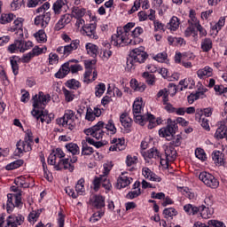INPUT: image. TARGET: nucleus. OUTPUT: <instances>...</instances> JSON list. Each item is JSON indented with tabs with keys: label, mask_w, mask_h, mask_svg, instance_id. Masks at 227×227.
Returning <instances> with one entry per match:
<instances>
[{
	"label": "nucleus",
	"mask_w": 227,
	"mask_h": 227,
	"mask_svg": "<svg viewBox=\"0 0 227 227\" xmlns=\"http://www.w3.org/2000/svg\"><path fill=\"white\" fill-rule=\"evenodd\" d=\"M130 86L135 91H140V93H143L146 90V84L139 82L137 80H131Z\"/></svg>",
	"instance_id": "2f4dec72"
},
{
	"label": "nucleus",
	"mask_w": 227,
	"mask_h": 227,
	"mask_svg": "<svg viewBox=\"0 0 227 227\" xmlns=\"http://www.w3.org/2000/svg\"><path fill=\"white\" fill-rule=\"evenodd\" d=\"M103 168L104 170L101 175V185L106 191H111V187H113V185L111 184V181L107 178V175H109L111 169H113V164L111 162H106L103 165Z\"/></svg>",
	"instance_id": "6e6552de"
},
{
	"label": "nucleus",
	"mask_w": 227,
	"mask_h": 227,
	"mask_svg": "<svg viewBox=\"0 0 227 227\" xmlns=\"http://www.w3.org/2000/svg\"><path fill=\"white\" fill-rule=\"evenodd\" d=\"M163 214L165 217L168 219V217H173L174 215H176V210L173 207L165 208L163 210Z\"/></svg>",
	"instance_id": "774afa93"
},
{
	"label": "nucleus",
	"mask_w": 227,
	"mask_h": 227,
	"mask_svg": "<svg viewBox=\"0 0 227 227\" xmlns=\"http://www.w3.org/2000/svg\"><path fill=\"white\" fill-rule=\"evenodd\" d=\"M139 185H141V183L139 182H136L134 184V189H137L132 192H129L127 195L126 198L128 200H134V198H137V196H139V194H141V189L139 188Z\"/></svg>",
	"instance_id": "7c9ffc66"
},
{
	"label": "nucleus",
	"mask_w": 227,
	"mask_h": 227,
	"mask_svg": "<svg viewBox=\"0 0 227 227\" xmlns=\"http://www.w3.org/2000/svg\"><path fill=\"white\" fill-rule=\"evenodd\" d=\"M52 8L55 15H59L61 12L67 9V0H57Z\"/></svg>",
	"instance_id": "5701e85b"
},
{
	"label": "nucleus",
	"mask_w": 227,
	"mask_h": 227,
	"mask_svg": "<svg viewBox=\"0 0 227 227\" xmlns=\"http://www.w3.org/2000/svg\"><path fill=\"white\" fill-rule=\"evenodd\" d=\"M134 114L136 123H138V125H141L143 127L147 120L146 115H141L139 114Z\"/></svg>",
	"instance_id": "052dcab7"
},
{
	"label": "nucleus",
	"mask_w": 227,
	"mask_h": 227,
	"mask_svg": "<svg viewBox=\"0 0 227 227\" xmlns=\"http://www.w3.org/2000/svg\"><path fill=\"white\" fill-rule=\"evenodd\" d=\"M106 132H111V134H116V126H114V122L113 120H109L108 123L105 125Z\"/></svg>",
	"instance_id": "680f3d73"
},
{
	"label": "nucleus",
	"mask_w": 227,
	"mask_h": 227,
	"mask_svg": "<svg viewBox=\"0 0 227 227\" xmlns=\"http://www.w3.org/2000/svg\"><path fill=\"white\" fill-rule=\"evenodd\" d=\"M75 191H76L77 196H79V194H82V192H84V179L83 178L78 180V182L75 185Z\"/></svg>",
	"instance_id": "e2e57ef3"
},
{
	"label": "nucleus",
	"mask_w": 227,
	"mask_h": 227,
	"mask_svg": "<svg viewBox=\"0 0 227 227\" xmlns=\"http://www.w3.org/2000/svg\"><path fill=\"white\" fill-rule=\"evenodd\" d=\"M169 146H180V145H182V136L177 135L175 136L173 135V137L170 139V143H169Z\"/></svg>",
	"instance_id": "bf43d9fd"
},
{
	"label": "nucleus",
	"mask_w": 227,
	"mask_h": 227,
	"mask_svg": "<svg viewBox=\"0 0 227 227\" xmlns=\"http://www.w3.org/2000/svg\"><path fill=\"white\" fill-rule=\"evenodd\" d=\"M80 43L81 42L79 40H74L70 44L64 46L66 58L67 56H70L73 51H77V49H79Z\"/></svg>",
	"instance_id": "393cba45"
},
{
	"label": "nucleus",
	"mask_w": 227,
	"mask_h": 227,
	"mask_svg": "<svg viewBox=\"0 0 227 227\" xmlns=\"http://www.w3.org/2000/svg\"><path fill=\"white\" fill-rule=\"evenodd\" d=\"M94 152L93 147L89 146L86 142H82V155L90 156L92 155Z\"/></svg>",
	"instance_id": "49530a36"
},
{
	"label": "nucleus",
	"mask_w": 227,
	"mask_h": 227,
	"mask_svg": "<svg viewBox=\"0 0 227 227\" xmlns=\"http://www.w3.org/2000/svg\"><path fill=\"white\" fill-rule=\"evenodd\" d=\"M32 116H34V118H35L38 121V120H40V121L42 123H49V115L43 114V112H41L40 110H36V109H33L31 112Z\"/></svg>",
	"instance_id": "a878e982"
},
{
	"label": "nucleus",
	"mask_w": 227,
	"mask_h": 227,
	"mask_svg": "<svg viewBox=\"0 0 227 227\" xmlns=\"http://www.w3.org/2000/svg\"><path fill=\"white\" fill-rule=\"evenodd\" d=\"M143 111V100H136L133 104V114H141Z\"/></svg>",
	"instance_id": "8fccbe9b"
},
{
	"label": "nucleus",
	"mask_w": 227,
	"mask_h": 227,
	"mask_svg": "<svg viewBox=\"0 0 227 227\" xmlns=\"http://www.w3.org/2000/svg\"><path fill=\"white\" fill-rule=\"evenodd\" d=\"M225 23H226V18L221 17L218 22L212 27V29L219 33V31L223 29V27L224 26Z\"/></svg>",
	"instance_id": "5fc2aeb1"
},
{
	"label": "nucleus",
	"mask_w": 227,
	"mask_h": 227,
	"mask_svg": "<svg viewBox=\"0 0 227 227\" xmlns=\"http://www.w3.org/2000/svg\"><path fill=\"white\" fill-rule=\"evenodd\" d=\"M82 31V34L86 36H89V38H91L92 40H98V35H97V25H86L85 27H83Z\"/></svg>",
	"instance_id": "ddd939ff"
},
{
	"label": "nucleus",
	"mask_w": 227,
	"mask_h": 227,
	"mask_svg": "<svg viewBox=\"0 0 227 227\" xmlns=\"http://www.w3.org/2000/svg\"><path fill=\"white\" fill-rule=\"evenodd\" d=\"M145 157L147 159H159L160 158V153L155 148H152L145 153Z\"/></svg>",
	"instance_id": "37998d69"
},
{
	"label": "nucleus",
	"mask_w": 227,
	"mask_h": 227,
	"mask_svg": "<svg viewBox=\"0 0 227 227\" xmlns=\"http://www.w3.org/2000/svg\"><path fill=\"white\" fill-rule=\"evenodd\" d=\"M93 190L97 192L100 189V185H102V175L96 176L92 182Z\"/></svg>",
	"instance_id": "69168bd1"
},
{
	"label": "nucleus",
	"mask_w": 227,
	"mask_h": 227,
	"mask_svg": "<svg viewBox=\"0 0 227 227\" xmlns=\"http://www.w3.org/2000/svg\"><path fill=\"white\" fill-rule=\"evenodd\" d=\"M200 213L203 219H210L214 215V208L210 207V206L202 205L200 207Z\"/></svg>",
	"instance_id": "b1692460"
},
{
	"label": "nucleus",
	"mask_w": 227,
	"mask_h": 227,
	"mask_svg": "<svg viewBox=\"0 0 227 227\" xmlns=\"http://www.w3.org/2000/svg\"><path fill=\"white\" fill-rule=\"evenodd\" d=\"M84 134H86V136H91L98 140L102 139L104 137V135L106 134L104 121H99L96 125L92 126L91 128L84 129Z\"/></svg>",
	"instance_id": "423d86ee"
},
{
	"label": "nucleus",
	"mask_w": 227,
	"mask_h": 227,
	"mask_svg": "<svg viewBox=\"0 0 227 227\" xmlns=\"http://www.w3.org/2000/svg\"><path fill=\"white\" fill-rule=\"evenodd\" d=\"M67 86L70 90H78V88H81V82L75 79H71L67 82Z\"/></svg>",
	"instance_id": "13d9d810"
},
{
	"label": "nucleus",
	"mask_w": 227,
	"mask_h": 227,
	"mask_svg": "<svg viewBox=\"0 0 227 227\" xmlns=\"http://www.w3.org/2000/svg\"><path fill=\"white\" fill-rule=\"evenodd\" d=\"M74 116H75V113H74V111L67 110L64 116L57 120V123H65V121L74 120Z\"/></svg>",
	"instance_id": "e433bc0d"
},
{
	"label": "nucleus",
	"mask_w": 227,
	"mask_h": 227,
	"mask_svg": "<svg viewBox=\"0 0 227 227\" xmlns=\"http://www.w3.org/2000/svg\"><path fill=\"white\" fill-rule=\"evenodd\" d=\"M97 70L86 69L84 74V82H93L98 77Z\"/></svg>",
	"instance_id": "cd10ccee"
},
{
	"label": "nucleus",
	"mask_w": 227,
	"mask_h": 227,
	"mask_svg": "<svg viewBox=\"0 0 227 227\" xmlns=\"http://www.w3.org/2000/svg\"><path fill=\"white\" fill-rule=\"evenodd\" d=\"M134 26H136V23L134 22H129L128 24H126L122 29V33H126V35L128 38H130V35H132V27H134Z\"/></svg>",
	"instance_id": "864d4df0"
},
{
	"label": "nucleus",
	"mask_w": 227,
	"mask_h": 227,
	"mask_svg": "<svg viewBox=\"0 0 227 227\" xmlns=\"http://www.w3.org/2000/svg\"><path fill=\"white\" fill-rule=\"evenodd\" d=\"M205 92L204 91H199L195 94H191L188 96V102L189 104H194V101L198 100V98H204Z\"/></svg>",
	"instance_id": "09e8293b"
},
{
	"label": "nucleus",
	"mask_w": 227,
	"mask_h": 227,
	"mask_svg": "<svg viewBox=\"0 0 227 227\" xmlns=\"http://www.w3.org/2000/svg\"><path fill=\"white\" fill-rule=\"evenodd\" d=\"M40 214H42V209H37V210L32 211L28 215L29 223H32L33 224H35V223H36V221H38V217H40Z\"/></svg>",
	"instance_id": "de8ad7c7"
},
{
	"label": "nucleus",
	"mask_w": 227,
	"mask_h": 227,
	"mask_svg": "<svg viewBox=\"0 0 227 227\" xmlns=\"http://www.w3.org/2000/svg\"><path fill=\"white\" fill-rule=\"evenodd\" d=\"M143 8V10H148L150 8V4H148V0H136L134 2V5L129 11V15H132L135 12H137L139 8Z\"/></svg>",
	"instance_id": "dca6fc26"
},
{
	"label": "nucleus",
	"mask_w": 227,
	"mask_h": 227,
	"mask_svg": "<svg viewBox=\"0 0 227 227\" xmlns=\"http://www.w3.org/2000/svg\"><path fill=\"white\" fill-rule=\"evenodd\" d=\"M104 91H106V84L99 83L95 87L96 97H102V95H104Z\"/></svg>",
	"instance_id": "0e129e2a"
},
{
	"label": "nucleus",
	"mask_w": 227,
	"mask_h": 227,
	"mask_svg": "<svg viewBox=\"0 0 227 227\" xmlns=\"http://www.w3.org/2000/svg\"><path fill=\"white\" fill-rule=\"evenodd\" d=\"M213 72L214 69H212V67L206 66L204 68L197 71V75L200 79H203V77H212Z\"/></svg>",
	"instance_id": "c85d7f7f"
},
{
	"label": "nucleus",
	"mask_w": 227,
	"mask_h": 227,
	"mask_svg": "<svg viewBox=\"0 0 227 227\" xmlns=\"http://www.w3.org/2000/svg\"><path fill=\"white\" fill-rule=\"evenodd\" d=\"M195 120L200 121L201 127L205 129V130H210V125H208V119L203 115V110H197L195 114Z\"/></svg>",
	"instance_id": "2eb2a0df"
},
{
	"label": "nucleus",
	"mask_w": 227,
	"mask_h": 227,
	"mask_svg": "<svg viewBox=\"0 0 227 227\" xmlns=\"http://www.w3.org/2000/svg\"><path fill=\"white\" fill-rule=\"evenodd\" d=\"M34 103L33 107L34 109H40L42 106H47L49 102H51V95L50 94H43V91H40L38 95H35L33 98Z\"/></svg>",
	"instance_id": "1a4fd4ad"
},
{
	"label": "nucleus",
	"mask_w": 227,
	"mask_h": 227,
	"mask_svg": "<svg viewBox=\"0 0 227 227\" xmlns=\"http://www.w3.org/2000/svg\"><path fill=\"white\" fill-rule=\"evenodd\" d=\"M33 132L27 129L24 141L20 140L16 145L18 154L20 155V153H23L24 152H31V150H33Z\"/></svg>",
	"instance_id": "39448f33"
},
{
	"label": "nucleus",
	"mask_w": 227,
	"mask_h": 227,
	"mask_svg": "<svg viewBox=\"0 0 227 227\" xmlns=\"http://www.w3.org/2000/svg\"><path fill=\"white\" fill-rule=\"evenodd\" d=\"M24 160H14L5 166V169L7 171H12V169H18V168H20V166H23Z\"/></svg>",
	"instance_id": "ea45409f"
},
{
	"label": "nucleus",
	"mask_w": 227,
	"mask_h": 227,
	"mask_svg": "<svg viewBox=\"0 0 227 227\" xmlns=\"http://www.w3.org/2000/svg\"><path fill=\"white\" fill-rule=\"evenodd\" d=\"M34 36L39 43H45L47 42V34H45L44 30H39Z\"/></svg>",
	"instance_id": "c03bdc74"
},
{
	"label": "nucleus",
	"mask_w": 227,
	"mask_h": 227,
	"mask_svg": "<svg viewBox=\"0 0 227 227\" xmlns=\"http://www.w3.org/2000/svg\"><path fill=\"white\" fill-rule=\"evenodd\" d=\"M180 26V20H178V18L176 16H173L169 21V23L168 24V29H170V31H176V29H178Z\"/></svg>",
	"instance_id": "79ce46f5"
},
{
	"label": "nucleus",
	"mask_w": 227,
	"mask_h": 227,
	"mask_svg": "<svg viewBox=\"0 0 227 227\" xmlns=\"http://www.w3.org/2000/svg\"><path fill=\"white\" fill-rule=\"evenodd\" d=\"M146 121L149 122L148 124V129H155V127H157V125H159L158 121H155V116H153L152 114H148L146 115Z\"/></svg>",
	"instance_id": "3c124183"
},
{
	"label": "nucleus",
	"mask_w": 227,
	"mask_h": 227,
	"mask_svg": "<svg viewBox=\"0 0 227 227\" xmlns=\"http://www.w3.org/2000/svg\"><path fill=\"white\" fill-rule=\"evenodd\" d=\"M90 205L96 208L97 212H95L91 217L90 218V223H97V221H100L102 217H104V207H106V199L101 195H95L90 200Z\"/></svg>",
	"instance_id": "f03ea898"
},
{
	"label": "nucleus",
	"mask_w": 227,
	"mask_h": 227,
	"mask_svg": "<svg viewBox=\"0 0 227 227\" xmlns=\"http://www.w3.org/2000/svg\"><path fill=\"white\" fill-rule=\"evenodd\" d=\"M141 42L143 39L133 41L132 38L128 37L127 33H123L121 27H118L117 33L112 35L111 44L114 47H125V45H137Z\"/></svg>",
	"instance_id": "f257e3e1"
},
{
	"label": "nucleus",
	"mask_w": 227,
	"mask_h": 227,
	"mask_svg": "<svg viewBox=\"0 0 227 227\" xmlns=\"http://www.w3.org/2000/svg\"><path fill=\"white\" fill-rule=\"evenodd\" d=\"M195 156L197 159H200V160H205L207 159V154L205 153V151L201 148H197L195 150Z\"/></svg>",
	"instance_id": "338daca9"
},
{
	"label": "nucleus",
	"mask_w": 227,
	"mask_h": 227,
	"mask_svg": "<svg viewBox=\"0 0 227 227\" xmlns=\"http://www.w3.org/2000/svg\"><path fill=\"white\" fill-rule=\"evenodd\" d=\"M70 74V62H66L60 69L55 74L57 79H63Z\"/></svg>",
	"instance_id": "4be33fe9"
},
{
	"label": "nucleus",
	"mask_w": 227,
	"mask_h": 227,
	"mask_svg": "<svg viewBox=\"0 0 227 227\" xmlns=\"http://www.w3.org/2000/svg\"><path fill=\"white\" fill-rule=\"evenodd\" d=\"M131 183L132 178L125 176V174L122 173L117 179L116 187L118 189H125V187H129Z\"/></svg>",
	"instance_id": "4468645a"
},
{
	"label": "nucleus",
	"mask_w": 227,
	"mask_h": 227,
	"mask_svg": "<svg viewBox=\"0 0 227 227\" xmlns=\"http://www.w3.org/2000/svg\"><path fill=\"white\" fill-rule=\"evenodd\" d=\"M142 76L144 77L145 82L149 84V86H153V84H155V74L149 72H145L143 73Z\"/></svg>",
	"instance_id": "a18cd8bd"
},
{
	"label": "nucleus",
	"mask_w": 227,
	"mask_h": 227,
	"mask_svg": "<svg viewBox=\"0 0 227 227\" xmlns=\"http://www.w3.org/2000/svg\"><path fill=\"white\" fill-rule=\"evenodd\" d=\"M7 212L10 214V212L13 211V208H15V207H20V205H22V200L20 198V193L19 194H12L9 193L7 195Z\"/></svg>",
	"instance_id": "9d476101"
},
{
	"label": "nucleus",
	"mask_w": 227,
	"mask_h": 227,
	"mask_svg": "<svg viewBox=\"0 0 227 227\" xmlns=\"http://www.w3.org/2000/svg\"><path fill=\"white\" fill-rule=\"evenodd\" d=\"M213 45L214 44L212 43V39L204 38L201 40L200 49H201L202 52H210V51H212Z\"/></svg>",
	"instance_id": "c756f323"
},
{
	"label": "nucleus",
	"mask_w": 227,
	"mask_h": 227,
	"mask_svg": "<svg viewBox=\"0 0 227 227\" xmlns=\"http://www.w3.org/2000/svg\"><path fill=\"white\" fill-rule=\"evenodd\" d=\"M223 153L220 151H214L212 153V159L216 166H223Z\"/></svg>",
	"instance_id": "473e14b6"
},
{
	"label": "nucleus",
	"mask_w": 227,
	"mask_h": 227,
	"mask_svg": "<svg viewBox=\"0 0 227 227\" xmlns=\"http://www.w3.org/2000/svg\"><path fill=\"white\" fill-rule=\"evenodd\" d=\"M18 47L20 52H26V51H28V49L33 47V43L31 41L25 42L23 40H19Z\"/></svg>",
	"instance_id": "c9c22d12"
},
{
	"label": "nucleus",
	"mask_w": 227,
	"mask_h": 227,
	"mask_svg": "<svg viewBox=\"0 0 227 227\" xmlns=\"http://www.w3.org/2000/svg\"><path fill=\"white\" fill-rule=\"evenodd\" d=\"M138 20L140 22H145V20H155V10L150 9L149 13L145 11H141L137 13Z\"/></svg>",
	"instance_id": "6ab92c4d"
},
{
	"label": "nucleus",
	"mask_w": 227,
	"mask_h": 227,
	"mask_svg": "<svg viewBox=\"0 0 227 227\" xmlns=\"http://www.w3.org/2000/svg\"><path fill=\"white\" fill-rule=\"evenodd\" d=\"M189 24H191V26H194L195 27L198 26V24H200L198 18H196V12H194V10L190 11Z\"/></svg>",
	"instance_id": "4d7b16f0"
},
{
	"label": "nucleus",
	"mask_w": 227,
	"mask_h": 227,
	"mask_svg": "<svg viewBox=\"0 0 227 227\" xmlns=\"http://www.w3.org/2000/svg\"><path fill=\"white\" fill-rule=\"evenodd\" d=\"M113 145L110 146V152H121V150H125V140H121V138H113L112 140Z\"/></svg>",
	"instance_id": "f3484780"
},
{
	"label": "nucleus",
	"mask_w": 227,
	"mask_h": 227,
	"mask_svg": "<svg viewBox=\"0 0 227 227\" xmlns=\"http://www.w3.org/2000/svg\"><path fill=\"white\" fill-rule=\"evenodd\" d=\"M66 149L67 150V152H69V153H72V155H79L81 152L79 145L74 143L67 144Z\"/></svg>",
	"instance_id": "58836bf2"
},
{
	"label": "nucleus",
	"mask_w": 227,
	"mask_h": 227,
	"mask_svg": "<svg viewBox=\"0 0 227 227\" xmlns=\"http://www.w3.org/2000/svg\"><path fill=\"white\" fill-rule=\"evenodd\" d=\"M148 58L146 52L136 55L133 58H128L126 62V70H134L136 68V63H145V60Z\"/></svg>",
	"instance_id": "9b49d317"
},
{
	"label": "nucleus",
	"mask_w": 227,
	"mask_h": 227,
	"mask_svg": "<svg viewBox=\"0 0 227 227\" xmlns=\"http://www.w3.org/2000/svg\"><path fill=\"white\" fill-rule=\"evenodd\" d=\"M15 15L13 13L2 14L0 18V24H8L13 20Z\"/></svg>",
	"instance_id": "603ef678"
},
{
	"label": "nucleus",
	"mask_w": 227,
	"mask_h": 227,
	"mask_svg": "<svg viewBox=\"0 0 227 227\" xmlns=\"http://www.w3.org/2000/svg\"><path fill=\"white\" fill-rule=\"evenodd\" d=\"M74 165L70 163V159H63L59 161L57 165H55V169L59 171L61 169H68V171H74Z\"/></svg>",
	"instance_id": "a211bd4d"
},
{
	"label": "nucleus",
	"mask_w": 227,
	"mask_h": 227,
	"mask_svg": "<svg viewBox=\"0 0 227 227\" xmlns=\"http://www.w3.org/2000/svg\"><path fill=\"white\" fill-rule=\"evenodd\" d=\"M45 52H47V47L40 48L38 46H35L30 51V54L35 58V56H40V54H43Z\"/></svg>",
	"instance_id": "6e6d98bb"
},
{
	"label": "nucleus",
	"mask_w": 227,
	"mask_h": 227,
	"mask_svg": "<svg viewBox=\"0 0 227 227\" xmlns=\"http://www.w3.org/2000/svg\"><path fill=\"white\" fill-rule=\"evenodd\" d=\"M199 180L203 182L207 187H210V189H217L219 187V180L208 172H201L199 175Z\"/></svg>",
	"instance_id": "0eeeda50"
},
{
	"label": "nucleus",
	"mask_w": 227,
	"mask_h": 227,
	"mask_svg": "<svg viewBox=\"0 0 227 227\" xmlns=\"http://www.w3.org/2000/svg\"><path fill=\"white\" fill-rule=\"evenodd\" d=\"M85 47L89 56H91L92 58H97V54H98V46L89 43L86 44Z\"/></svg>",
	"instance_id": "72a5a7b5"
},
{
	"label": "nucleus",
	"mask_w": 227,
	"mask_h": 227,
	"mask_svg": "<svg viewBox=\"0 0 227 227\" xmlns=\"http://www.w3.org/2000/svg\"><path fill=\"white\" fill-rule=\"evenodd\" d=\"M167 127L161 128L159 130V135L160 137H165L167 141H171L173 139V136L176 134V130L178 129V124L176 121H172L171 119H168Z\"/></svg>",
	"instance_id": "20e7f679"
},
{
	"label": "nucleus",
	"mask_w": 227,
	"mask_h": 227,
	"mask_svg": "<svg viewBox=\"0 0 227 227\" xmlns=\"http://www.w3.org/2000/svg\"><path fill=\"white\" fill-rule=\"evenodd\" d=\"M142 175L146 178L147 180H151L152 182H160V177L157 176L155 173L151 171L150 168L147 167H144L142 168Z\"/></svg>",
	"instance_id": "aec40b11"
},
{
	"label": "nucleus",
	"mask_w": 227,
	"mask_h": 227,
	"mask_svg": "<svg viewBox=\"0 0 227 227\" xmlns=\"http://www.w3.org/2000/svg\"><path fill=\"white\" fill-rule=\"evenodd\" d=\"M144 30L143 27H137L132 32H131V35H129V38H131V40L133 42H137V40H141V38H139V36H141V35H143Z\"/></svg>",
	"instance_id": "a19ab883"
},
{
	"label": "nucleus",
	"mask_w": 227,
	"mask_h": 227,
	"mask_svg": "<svg viewBox=\"0 0 227 227\" xmlns=\"http://www.w3.org/2000/svg\"><path fill=\"white\" fill-rule=\"evenodd\" d=\"M72 15L74 19H82L86 15V9L81 7H73Z\"/></svg>",
	"instance_id": "4c0bfd02"
},
{
	"label": "nucleus",
	"mask_w": 227,
	"mask_h": 227,
	"mask_svg": "<svg viewBox=\"0 0 227 227\" xmlns=\"http://www.w3.org/2000/svg\"><path fill=\"white\" fill-rule=\"evenodd\" d=\"M24 223V216L22 215H2L0 216V227H19Z\"/></svg>",
	"instance_id": "7ed1b4c3"
},
{
	"label": "nucleus",
	"mask_w": 227,
	"mask_h": 227,
	"mask_svg": "<svg viewBox=\"0 0 227 227\" xmlns=\"http://www.w3.org/2000/svg\"><path fill=\"white\" fill-rule=\"evenodd\" d=\"M102 114V111L99 108L91 109V107L87 108L85 120L88 121H94L95 118H98Z\"/></svg>",
	"instance_id": "412c9836"
},
{
	"label": "nucleus",
	"mask_w": 227,
	"mask_h": 227,
	"mask_svg": "<svg viewBox=\"0 0 227 227\" xmlns=\"http://www.w3.org/2000/svg\"><path fill=\"white\" fill-rule=\"evenodd\" d=\"M165 159L173 162L176 159V150L173 146H167L165 149V154L163 155Z\"/></svg>",
	"instance_id": "bb28decb"
},
{
	"label": "nucleus",
	"mask_w": 227,
	"mask_h": 227,
	"mask_svg": "<svg viewBox=\"0 0 227 227\" xmlns=\"http://www.w3.org/2000/svg\"><path fill=\"white\" fill-rule=\"evenodd\" d=\"M49 22H51V12H46L43 15H39L35 19V24L38 27H43V29H45V27L49 26Z\"/></svg>",
	"instance_id": "f8f14e48"
},
{
	"label": "nucleus",
	"mask_w": 227,
	"mask_h": 227,
	"mask_svg": "<svg viewBox=\"0 0 227 227\" xmlns=\"http://www.w3.org/2000/svg\"><path fill=\"white\" fill-rule=\"evenodd\" d=\"M120 121L124 129H130V127H132V119H130L127 114L121 115Z\"/></svg>",
	"instance_id": "f704fd0d"
}]
</instances>
